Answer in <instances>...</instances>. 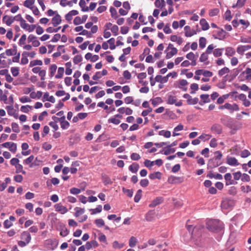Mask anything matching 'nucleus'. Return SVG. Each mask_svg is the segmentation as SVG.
Wrapping results in <instances>:
<instances>
[{"label":"nucleus","instance_id":"obj_48","mask_svg":"<svg viewBox=\"0 0 251 251\" xmlns=\"http://www.w3.org/2000/svg\"><path fill=\"white\" fill-rule=\"evenodd\" d=\"M34 2L35 0H26L24 2V5L25 7L30 9L31 7H32V5Z\"/></svg>","mask_w":251,"mask_h":251},{"label":"nucleus","instance_id":"obj_4","mask_svg":"<svg viewBox=\"0 0 251 251\" xmlns=\"http://www.w3.org/2000/svg\"><path fill=\"white\" fill-rule=\"evenodd\" d=\"M54 208L56 212H58L61 214H64L68 211L67 208L61 204L60 203L56 204L54 205Z\"/></svg>","mask_w":251,"mask_h":251},{"label":"nucleus","instance_id":"obj_6","mask_svg":"<svg viewBox=\"0 0 251 251\" xmlns=\"http://www.w3.org/2000/svg\"><path fill=\"white\" fill-rule=\"evenodd\" d=\"M195 75H202L205 77H211L213 75V73L209 71L201 69L196 71Z\"/></svg>","mask_w":251,"mask_h":251},{"label":"nucleus","instance_id":"obj_35","mask_svg":"<svg viewBox=\"0 0 251 251\" xmlns=\"http://www.w3.org/2000/svg\"><path fill=\"white\" fill-rule=\"evenodd\" d=\"M161 177V174L159 172H154L149 175V177L151 179H154L155 178L160 179Z\"/></svg>","mask_w":251,"mask_h":251},{"label":"nucleus","instance_id":"obj_39","mask_svg":"<svg viewBox=\"0 0 251 251\" xmlns=\"http://www.w3.org/2000/svg\"><path fill=\"white\" fill-rule=\"evenodd\" d=\"M43 64V62L41 60H34L30 61L29 63V67H32L35 66H41Z\"/></svg>","mask_w":251,"mask_h":251},{"label":"nucleus","instance_id":"obj_38","mask_svg":"<svg viewBox=\"0 0 251 251\" xmlns=\"http://www.w3.org/2000/svg\"><path fill=\"white\" fill-rule=\"evenodd\" d=\"M102 179L105 185L111 184L112 183L110 178L106 175L102 176Z\"/></svg>","mask_w":251,"mask_h":251},{"label":"nucleus","instance_id":"obj_51","mask_svg":"<svg viewBox=\"0 0 251 251\" xmlns=\"http://www.w3.org/2000/svg\"><path fill=\"white\" fill-rule=\"evenodd\" d=\"M8 114L10 116H13L15 114V110L14 109L12 105L7 106L6 107Z\"/></svg>","mask_w":251,"mask_h":251},{"label":"nucleus","instance_id":"obj_22","mask_svg":"<svg viewBox=\"0 0 251 251\" xmlns=\"http://www.w3.org/2000/svg\"><path fill=\"white\" fill-rule=\"evenodd\" d=\"M221 164L219 161H217L214 158L211 159L208 161V166L213 168H215Z\"/></svg>","mask_w":251,"mask_h":251},{"label":"nucleus","instance_id":"obj_36","mask_svg":"<svg viewBox=\"0 0 251 251\" xmlns=\"http://www.w3.org/2000/svg\"><path fill=\"white\" fill-rule=\"evenodd\" d=\"M154 4L156 7L162 8L165 6V2L164 0H155Z\"/></svg>","mask_w":251,"mask_h":251},{"label":"nucleus","instance_id":"obj_2","mask_svg":"<svg viewBox=\"0 0 251 251\" xmlns=\"http://www.w3.org/2000/svg\"><path fill=\"white\" fill-rule=\"evenodd\" d=\"M167 103L169 104H175L176 106H180L182 105L181 100L177 101L176 97L173 95H169L168 96Z\"/></svg>","mask_w":251,"mask_h":251},{"label":"nucleus","instance_id":"obj_41","mask_svg":"<svg viewBox=\"0 0 251 251\" xmlns=\"http://www.w3.org/2000/svg\"><path fill=\"white\" fill-rule=\"evenodd\" d=\"M159 135L163 136L165 138H170L171 136V133L169 130H162L159 132Z\"/></svg>","mask_w":251,"mask_h":251},{"label":"nucleus","instance_id":"obj_21","mask_svg":"<svg viewBox=\"0 0 251 251\" xmlns=\"http://www.w3.org/2000/svg\"><path fill=\"white\" fill-rule=\"evenodd\" d=\"M118 111L121 114L126 113L127 115H130L132 114L133 112V111L131 109L128 107L125 108L124 107L119 108Z\"/></svg>","mask_w":251,"mask_h":251},{"label":"nucleus","instance_id":"obj_64","mask_svg":"<svg viewBox=\"0 0 251 251\" xmlns=\"http://www.w3.org/2000/svg\"><path fill=\"white\" fill-rule=\"evenodd\" d=\"M153 212L152 211L148 212L146 215V219L148 221H151L153 218Z\"/></svg>","mask_w":251,"mask_h":251},{"label":"nucleus","instance_id":"obj_3","mask_svg":"<svg viewBox=\"0 0 251 251\" xmlns=\"http://www.w3.org/2000/svg\"><path fill=\"white\" fill-rule=\"evenodd\" d=\"M2 147L8 148L12 152H15L17 150L16 144L12 142H5L3 143L1 145Z\"/></svg>","mask_w":251,"mask_h":251},{"label":"nucleus","instance_id":"obj_58","mask_svg":"<svg viewBox=\"0 0 251 251\" xmlns=\"http://www.w3.org/2000/svg\"><path fill=\"white\" fill-rule=\"evenodd\" d=\"M223 49H215L213 51V55L215 57H219L222 55V51L223 50Z\"/></svg>","mask_w":251,"mask_h":251},{"label":"nucleus","instance_id":"obj_46","mask_svg":"<svg viewBox=\"0 0 251 251\" xmlns=\"http://www.w3.org/2000/svg\"><path fill=\"white\" fill-rule=\"evenodd\" d=\"M187 102L188 104L194 105L199 102V99L198 98H192L191 96V98L188 100H187Z\"/></svg>","mask_w":251,"mask_h":251},{"label":"nucleus","instance_id":"obj_12","mask_svg":"<svg viewBox=\"0 0 251 251\" xmlns=\"http://www.w3.org/2000/svg\"><path fill=\"white\" fill-rule=\"evenodd\" d=\"M21 239L22 240L29 243L31 239V237L29 232L23 231L21 234Z\"/></svg>","mask_w":251,"mask_h":251},{"label":"nucleus","instance_id":"obj_54","mask_svg":"<svg viewBox=\"0 0 251 251\" xmlns=\"http://www.w3.org/2000/svg\"><path fill=\"white\" fill-rule=\"evenodd\" d=\"M206 43V40L204 37H201L199 39V46L200 47L203 49L205 47Z\"/></svg>","mask_w":251,"mask_h":251},{"label":"nucleus","instance_id":"obj_62","mask_svg":"<svg viewBox=\"0 0 251 251\" xmlns=\"http://www.w3.org/2000/svg\"><path fill=\"white\" fill-rule=\"evenodd\" d=\"M32 106L27 105H23L21 107V111L24 113H28L30 109H31Z\"/></svg>","mask_w":251,"mask_h":251},{"label":"nucleus","instance_id":"obj_15","mask_svg":"<svg viewBox=\"0 0 251 251\" xmlns=\"http://www.w3.org/2000/svg\"><path fill=\"white\" fill-rule=\"evenodd\" d=\"M184 30L185 35L186 37H191L196 34L195 30L192 29L191 27L188 25H186L184 27Z\"/></svg>","mask_w":251,"mask_h":251},{"label":"nucleus","instance_id":"obj_60","mask_svg":"<svg viewBox=\"0 0 251 251\" xmlns=\"http://www.w3.org/2000/svg\"><path fill=\"white\" fill-rule=\"evenodd\" d=\"M69 231L68 230V229L65 227H63L60 230V234L62 237H65L69 234Z\"/></svg>","mask_w":251,"mask_h":251},{"label":"nucleus","instance_id":"obj_56","mask_svg":"<svg viewBox=\"0 0 251 251\" xmlns=\"http://www.w3.org/2000/svg\"><path fill=\"white\" fill-rule=\"evenodd\" d=\"M107 43L110 45V49L111 50H114L116 48L115 45V39L111 38L107 41Z\"/></svg>","mask_w":251,"mask_h":251},{"label":"nucleus","instance_id":"obj_57","mask_svg":"<svg viewBox=\"0 0 251 251\" xmlns=\"http://www.w3.org/2000/svg\"><path fill=\"white\" fill-rule=\"evenodd\" d=\"M79 4L80 7L82 8V11H88L89 10L88 7H85L86 3L84 0H80Z\"/></svg>","mask_w":251,"mask_h":251},{"label":"nucleus","instance_id":"obj_45","mask_svg":"<svg viewBox=\"0 0 251 251\" xmlns=\"http://www.w3.org/2000/svg\"><path fill=\"white\" fill-rule=\"evenodd\" d=\"M15 167L16 168V173H21L24 175H25L26 174L25 172L23 170V167L21 164H18Z\"/></svg>","mask_w":251,"mask_h":251},{"label":"nucleus","instance_id":"obj_18","mask_svg":"<svg viewBox=\"0 0 251 251\" xmlns=\"http://www.w3.org/2000/svg\"><path fill=\"white\" fill-rule=\"evenodd\" d=\"M226 36V31L223 29H220L217 31L216 34L214 35V37L215 39L219 40H223Z\"/></svg>","mask_w":251,"mask_h":251},{"label":"nucleus","instance_id":"obj_1","mask_svg":"<svg viewBox=\"0 0 251 251\" xmlns=\"http://www.w3.org/2000/svg\"><path fill=\"white\" fill-rule=\"evenodd\" d=\"M207 228L211 231H218L223 228V224L218 220H211L207 224Z\"/></svg>","mask_w":251,"mask_h":251},{"label":"nucleus","instance_id":"obj_63","mask_svg":"<svg viewBox=\"0 0 251 251\" xmlns=\"http://www.w3.org/2000/svg\"><path fill=\"white\" fill-rule=\"evenodd\" d=\"M110 30L114 36H116L118 34L119 27L117 25H114L112 26Z\"/></svg>","mask_w":251,"mask_h":251},{"label":"nucleus","instance_id":"obj_59","mask_svg":"<svg viewBox=\"0 0 251 251\" xmlns=\"http://www.w3.org/2000/svg\"><path fill=\"white\" fill-rule=\"evenodd\" d=\"M13 131L16 133H19L20 131L19 125L16 123H12L11 124Z\"/></svg>","mask_w":251,"mask_h":251},{"label":"nucleus","instance_id":"obj_28","mask_svg":"<svg viewBox=\"0 0 251 251\" xmlns=\"http://www.w3.org/2000/svg\"><path fill=\"white\" fill-rule=\"evenodd\" d=\"M155 81L157 82H159L160 83H166L168 81V76H162L160 75H157L156 76L155 78Z\"/></svg>","mask_w":251,"mask_h":251},{"label":"nucleus","instance_id":"obj_37","mask_svg":"<svg viewBox=\"0 0 251 251\" xmlns=\"http://www.w3.org/2000/svg\"><path fill=\"white\" fill-rule=\"evenodd\" d=\"M137 243V239L134 236H131L129 240V246L131 248H133L136 246Z\"/></svg>","mask_w":251,"mask_h":251},{"label":"nucleus","instance_id":"obj_53","mask_svg":"<svg viewBox=\"0 0 251 251\" xmlns=\"http://www.w3.org/2000/svg\"><path fill=\"white\" fill-rule=\"evenodd\" d=\"M198 56V55H196L193 52H190L188 53H187L186 55V57L190 60H193L195 59H197Z\"/></svg>","mask_w":251,"mask_h":251},{"label":"nucleus","instance_id":"obj_16","mask_svg":"<svg viewBox=\"0 0 251 251\" xmlns=\"http://www.w3.org/2000/svg\"><path fill=\"white\" fill-rule=\"evenodd\" d=\"M2 21L8 26H10L14 22L13 17L4 15L2 18Z\"/></svg>","mask_w":251,"mask_h":251},{"label":"nucleus","instance_id":"obj_44","mask_svg":"<svg viewBox=\"0 0 251 251\" xmlns=\"http://www.w3.org/2000/svg\"><path fill=\"white\" fill-rule=\"evenodd\" d=\"M220 10L218 8H215L210 9L209 11V15L210 17H214L218 15L219 13Z\"/></svg>","mask_w":251,"mask_h":251},{"label":"nucleus","instance_id":"obj_47","mask_svg":"<svg viewBox=\"0 0 251 251\" xmlns=\"http://www.w3.org/2000/svg\"><path fill=\"white\" fill-rule=\"evenodd\" d=\"M102 206L101 205H99L96 208L91 209L90 210L92 211L91 214L94 215L98 213H100L102 211Z\"/></svg>","mask_w":251,"mask_h":251},{"label":"nucleus","instance_id":"obj_20","mask_svg":"<svg viewBox=\"0 0 251 251\" xmlns=\"http://www.w3.org/2000/svg\"><path fill=\"white\" fill-rule=\"evenodd\" d=\"M34 159V156L33 155H31L27 158L25 159L23 161V163L25 165H28L30 168H32L34 166V164L33 163Z\"/></svg>","mask_w":251,"mask_h":251},{"label":"nucleus","instance_id":"obj_50","mask_svg":"<svg viewBox=\"0 0 251 251\" xmlns=\"http://www.w3.org/2000/svg\"><path fill=\"white\" fill-rule=\"evenodd\" d=\"M229 72V69L227 67H224L221 69L218 72V75L219 76H222L224 75L227 74Z\"/></svg>","mask_w":251,"mask_h":251},{"label":"nucleus","instance_id":"obj_34","mask_svg":"<svg viewBox=\"0 0 251 251\" xmlns=\"http://www.w3.org/2000/svg\"><path fill=\"white\" fill-rule=\"evenodd\" d=\"M243 74L246 75V79L248 80H251V69L247 68L246 70L242 73Z\"/></svg>","mask_w":251,"mask_h":251},{"label":"nucleus","instance_id":"obj_43","mask_svg":"<svg viewBox=\"0 0 251 251\" xmlns=\"http://www.w3.org/2000/svg\"><path fill=\"white\" fill-rule=\"evenodd\" d=\"M207 177H208L210 178H214L216 179H220V180L223 179V176L220 174H214L211 173L207 175Z\"/></svg>","mask_w":251,"mask_h":251},{"label":"nucleus","instance_id":"obj_31","mask_svg":"<svg viewBox=\"0 0 251 251\" xmlns=\"http://www.w3.org/2000/svg\"><path fill=\"white\" fill-rule=\"evenodd\" d=\"M232 176L230 173H226L225 175V179L226 180L228 181V182L226 183V185H231L234 184V181L232 180Z\"/></svg>","mask_w":251,"mask_h":251},{"label":"nucleus","instance_id":"obj_30","mask_svg":"<svg viewBox=\"0 0 251 251\" xmlns=\"http://www.w3.org/2000/svg\"><path fill=\"white\" fill-rule=\"evenodd\" d=\"M139 168V166L137 163H134L129 167V170L132 173H136Z\"/></svg>","mask_w":251,"mask_h":251},{"label":"nucleus","instance_id":"obj_55","mask_svg":"<svg viewBox=\"0 0 251 251\" xmlns=\"http://www.w3.org/2000/svg\"><path fill=\"white\" fill-rule=\"evenodd\" d=\"M95 223L99 227H100L104 226V222L102 219H98L95 220Z\"/></svg>","mask_w":251,"mask_h":251},{"label":"nucleus","instance_id":"obj_61","mask_svg":"<svg viewBox=\"0 0 251 251\" xmlns=\"http://www.w3.org/2000/svg\"><path fill=\"white\" fill-rule=\"evenodd\" d=\"M211 137L212 136L210 134L203 133L199 137V139L204 141L209 140Z\"/></svg>","mask_w":251,"mask_h":251},{"label":"nucleus","instance_id":"obj_27","mask_svg":"<svg viewBox=\"0 0 251 251\" xmlns=\"http://www.w3.org/2000/svg\"><path fill=\"white\" fill-rule=\"evenodd\" d=\"M42 92L40 91H38L37 92H32L30 93V97L33 99H39L42 97Z\"/></svg>","mask_w":251,"mask_h":251},{"label":"nucleus","instance_id":"obj_14","mask_svg":"<svg viewBox=\"0 0 251 251\" xmlns=\"http://www.w3.org/2000/svg\"><path fill=\"white\" fill-rule=\"evenodd\" d=\"M251 49V46L248 45H240L238 47L237 49V52L241 54H243L244 52Z\"/></svg>","mask_w":251,"mask_h":251},{"label":"nucleus","instance_id":"obj_8","mask_svg":"<svg viewBox=\"0 0 251 251\" xmlns=\"http://www.w3.org/2000/svg\"><path fill=\"white\" fill-rule=\"evenodd\" d=\"M211 130L215 133L220 134L222 132V126L219 124H214L211 127Z\"/></svg>","mask_w":251,"mask_h":251},{"label":"nucleus","instance_id":"obj_49","mask_svg":"<svg viewBox=\"0 0 251 251\" xmlns=\"http://www.w3.org/2000/svg\"><path fill=\"white\" fill-rule=\"evenodd\" d=\"M57 69V66L55 64H52L50 65V76L51 77L54 75L55 73L56 72Z\"/></svg>","mask_w":251,"mask_h":251},{"label":"nucleus","instance_id":"obj_7","mask_svg":"<svg viewBox=\"0 0 251 251\" xmlns=\"http://www.w3.org/2000/svg\"><path fill=\"white\" fill-rule=\"evenodd\" d=\"M188 84L187 81L185 79H180L177 82L176 86L183 91H186L187 89L185 86Z\"/></svg>","mask_w":251,"mask_h":251},{"label":"nucleus","instance_id":"obj_17","mask_svg":"<svg viewBox=\"0 0 251 251\" xmlns=\"http://www.w3.org/2000/svg\"><path fill=\"white\" fill-rule=\"evenodd\" d=\"M65 117L63 116L62 117L60 118L59 122H60L61 127L63 129H67L69 126L70 124L68 121L65 120Z\"/></svg>","mask_w":251,"mask_h":251},{"label":"nucleus","instance_id":"obj_11","mask_svg":"<svg viewBox=\"0 0 251 251\" xmlns=\"http://www.w3.org/2000/svg\"><path fill=\"white\" fill-rule=\"evenodd\" d=\"M226 163L231 166H237L239 164L236 158L229 156L226 157Z\"/></svg>","mask_w":251,"mask_h":251},{"label":"nucleus","instance_id":"obj_5","mask_svg":"<svg viewBox=\"0 0 251 251\" xmlns=\"http://www.w3.org/2000/svg\"><path fill=\"white\" fill-rule=\"evenodd\" d=\"M20 25L22 28L27 30L29 32L33 31L36 27L35 25H29L26 23L25 20L23 21L22 23H20Z\"/></svg>","mask_w":251,"mask_h":251},{"label":"nucleus","instance_id":"obj_40","mask_svg":"<svg viewBox=\"0 0 251 251\" xmlns=\"http://www.w3.org/2000/svg\"><path fill=\"white\" fill-rule=\"evenodd\" d=\"M235 51L233 48L231 47H227L226 49V54L227 56H231L234 55Z\"/></svg>","mask_w":251,"mask_h":251},{"label":"nucleus","instance_id":"obj_10","mask_svg":"<svg viewBox=\"0 0 251 251\" xmlns=\"http://www.w3.org/2000/svg\"><path fill=\"white\" fill-rule=\"evenodd\" d=\"M226 109H228L230 113H233L234 111H238L239 110L238 105L236 103L231 104L229 103H226Z\"/></svg>","mask_w":251,"mask_h":251},{"label":"nucleus","instance_id":"obj_13","mask_svg":"<svg viewBox=\"0 0 251 251\" xmlns=\"http://www.w3.org/2000/svg\"><path fill=\"white\" fill-rule=\"evenodd\" d=\"M233 201L228 199H225L221 203V207L223 209H228L232 206Z\"/></svg>","mask_w":251,"mask_h":251},{"label":"nucleus","instance_id":"obj_32","mask_svg":"<svg viewBox=\"0 0 251 251\" xmlns=\"http://www.w3.org/2000/svg\"><path fill=\"white\" fill-rule=\"evenodd\" d=\"M14 47H15L14 49L6 50L5 51L6 55L7 56H12V55H16L17 50L16 49V47L15 46Z\"/></svg>","mask_w":251,"mask_h":251},{"label":"nucleus","instance_id":"obj_26","mask_svg":"<svg viewBox=\"0 0 251 251\" xmlns=\"http://www.w3.org/2000/svg\"><path fill=\"white\" fill-rule=\"evenodd\" d=\"M183 127L184 126L182 124H179L177 126L175 127L173 132V136L175 137L179 135L180 133H177V132L182 130Z\"/></svg>","mask_w":251,"mask_h":251},{"label":"nucleus","instance_id":"obj_19","mask_svg":"<svg viewBox=\"0 0 251 251\" xmlns=\"http://www.w3.org/2000/svg\"><path fill=\"white\" fill-rule=\"evenodd\" d=\"M170 40L172 42H176L178 45H181L183 42V39L181 37L176 35H171Z\"/></svg>","mask_w":251,"mask_h":251},{"label":"nucleus","instance_id":"obj_24","mask_svg":"<svg viewBox=\"0 0 251 251\" xmlns=\"http://www.w3.org/2000/svg\"><path fill=\"white\" fill-rule=\"evenodd\" d=\"M163 201L162 198L161 197L157 198L154 200L150 204L149 207H154L157 205L160 204Z\"/></svg>","mask_w":251,"mask_h":251},{"label":"nucleus","instance_id":"obj_9","mask_svg":"<svg viewBox=\"0 0 251 251\" xmlns=\"http://www.w3.org/2000/svg\"><path fill=\"white\" fill-rule=\"evenodd\" d=\"M61 21V17L60 15L58 14L57 13L55 14V16L53 17L51 19V23L54 27H56L58 25L60 24Z\"/></svg>","mask_w":251,"mask_h":251},{"label":"nucleus","instance_id":"obj_25","mask_svg":"<svg viewBox=\"0 0 251 251\" xmlns=\"http://www.w3.org/2000/svg\"><path fill=\"white\" fill-rule=\"evenodd\" d=\"M200 25L201 27V29L202 30H208L209 28V25L208 23L207 22L205 19H202L200 20Z\"/></svg>","mask_w":251,"mask_h":251},{"label":"nucleus","instance_id":"obj_23","mask_svg":"<svg viewBox=\"0 0 251 251\" xmlns=\"http://www.w3.org/2000/svg\"><path fill=\"white\" fill-rule=\"evenodd\" d=\"M165 52L166 53V58L168 59L172 58L177 53V49H173V50H170Z\"/></svg>","mask_w":251,"mask_h":251},{"label":"nucleus","instance_id":"obj_33","mask_svg":"<svg viewBox=\"0 0 251 251\" xmlns=\"http://www.w3.org/2000/svg\"><path fill=\"white\" fill-rule=\"evenodd\" d=\"M151 104L155 107L159 103L162 102V100L160 97H156L153 99L151 100Z\"/></svg>","mask_w":251,"mask_h":251},{"label":"nucleus","instance_id":"obj_42","mask_svg":"<svg viewBox=\"0 0 251 251\" xmlns=\"http://www.w3.org/2000/svg\"><path fill=\"white\" fill-rule=\"evenodd\" d=\"M64 73V69L63 67H59L57 71V74L55 75L56 78H61L63 77Z\"/></svg>","mask_w":251,"mask_h":251},{"label":"nucleus","instance_id":"obj_29","mask_svg":"<svg viewBox=\"0 0 251 251\" xmlns=\"http://www.w3.org/2000/svg\"><path fill=\"white\" fill-rule=\"evenodd\" d=\"M75 211V216L76 217H78L81 215L83 214L85 212L84 208H81L78 207H76L74 209Z\"/></svg>","mask_w":251,"mask_h":251},{"label":"nucleus","instance_id":"obj_52","mask_svg":"<svg viewBox=\"0 0 251 251\" xmlns=\"http://www.w3.org/2000/svg\"><path fill=\"white\" fill-rule=\"evenodd\" d=\"M142 190H138L134 197V201L138 202L141 199L142 197Z\"/></svg>","mask_w":251,"mask_h":251}]
</instances>
